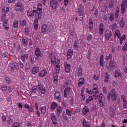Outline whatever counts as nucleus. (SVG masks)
<instances>
[{
  "label": "nucleus",
  "mask_w": 127,
  "mask_h": 127,
  "mask_svg": "<svg viewBox=\"0 0 127 127\" xmlns=\"http://www.w3.org/2000/svg\"><path fill=\"white\" fill-rule=\"evenodd\" d=\"M5 81L6 82L7 84H10V83L11 82V81L10 80V78H8V77H6L5 78Z\"/></svg>",
  "instance_id": "13d9d810"
},
{
  "label": "nucleus",
  "mask_w": 127,
  "mask_h": 127,
  "mask_svg": "<svg viewBox=\"0 0 127 127\" xmlns=\"http://www.w3.org/2000/svg\"><path fill=\"white\" fill-rule=\"evenodd\" d=\"M35 59H39L40 57H42V52L39 47H36L35 51Z\"/></svg>",
  "instance_id": "1a4fd4ad"
},
{
  "label": "nucleus",
  "mask_w": 127,
  "mask_h": 127,
  "mask_svg": "<svg viewBox=\"0 0 127 127\" xmlns=\"http://www.w3.org/2000/svg\"><path fill=\"white\" fill-rule=\"evenodd\" d=\"M118 37V39H121V33L119 29H116L114 33V37Z\"/></svg>",
  "instance_id": "b1692460"
},
{
  "label": "nucleus",
  "mask_w": 127,
  "mask_h": 127,
  "mask_svg": "<svg viewBox=\"0 0 127 127\" xmlns=\"http://www.w3.org/2000/svg\"><path fill=\"white\" fill-rule=\"evenodd\" d=\"M15 64H16V63H14L12 64L11 65L10 69H11V71L12 72H14V70H16V65H15Z\"/></svg>",
  "instance_id": "f704fd0d"
},
{
  "label": "nucleus",
  "mask_w": 127,
  "mask_h": 127,
  "mask_svg": "<svg viewBox=\"0 0 127 127\" xmlns=\"http://www.w3.org/2000/svg\"><path fill=\"white\" fill-rule=\"evenodd\" d=\"M89 110L87 106H84V107H83L82 113L84 115V116H86V115L88 113H89Z\"/></svg>",
  "instance_id": "cd10ccee"
},
{
  "label": "nucleus",
  "mask_w": 127,
  "mask_h": 127,
  "mask_svg": "<svg viewBox=\"0 0 127 127\" xmlns=\"http://www.w3.org/2000/svg\"><path fill=\"white\" fill-rule=\"evenodd\" d=\"M39 26L38 17H37V20H35L34 22V28L35 29H38Z\"/></svg>",
  "instance_id": "a19ab883"
},
{
  "label": "nucleus",
  "mask_w": 127,
  "mask_h": 127,
  "mask_svg": "<svg viewBox=\"0 0 127 127\" xmlns=\"http://www.w3.org/2000/svg\"><path fill=\"white\" fill-rule=\"evenodd\" d=\"M109 114L111 117H114L115 112L114 109L113 108V107H111V108L110 109Z\"/></svg>",
  "instance_id": "c03bdc74"
},
{
  "label": "nucleus",
  "mask_w": 127,
  "mask_h": 127,
  "mask_svg": "<svg viewBox=\"0 0 127 127\" xmlns=\"http://www.w3.org/2000/svg\"><path fill=\"white\" fill-rule=\"evenodd\" d=\"M84 10L85 7L83 4H79L78 8V13L79 15V17H81V18H83V17H84Z\"/></svg>",
  "instance_id": "7ed1b4c3"
},
{
  "label": "nucleus",
  "mask_w": 127,
  "mask_h": 127,
  "mask_svg": "<svg viewBox=\"0 0 127 127\" xmlns=\"http://www.w3.org/2000/svg\"><path fill=\"white\" fill-rule=\"evenodd\" d=\"M92 35H87V40L88 41H91L92 40Z\"/></svg>",
  "instance_id": "052dcab7"
},
{
  "label": "nucleus",
  "mask_w": 127,
  "mask_h": 127,
  "mask_svg": "<svg viewBox=\"0 0 127 127\" xmlns=\"http://www.w3.org/2000/svg\"><path fill=\"white\" fill-rule=\"evenodd\" d=\"M12 123V119L8 118L7 119V125H10Z\"/></svg>",
  "instance_id": "680f3d73"
},
{
  "label": "nucleus",
  "mask_w": 127,
  "mask_h": 127,
  "mask_svg": "<svg viewBox=\"0 0 127 127\" xmlns=\"http://www.w3.org/2000/svg\"><path fill=\"white\" fill-rule=\"evenodd\" d=\"M48 73L47 69H42V70H40L39 73V77H45L47 76Z\"/></svg>",
  "instance_id": "dca6fc26"
},
{
  "label": "nucleus",
  "mask_w": 127,
  "mask_h": 127,
  "mask_svg": "<svg viewBox=\"0 0 127 127\" xmlns=\"http://www.w3.org/2000/svg\"><path fill=\"white\" fill-rule=\"evenodd\" d=\"M82 74H83L82 67H81V66H79L77 69V76H82Z\"/></svg>",
  "instance_id": "c756f323"
},
{
  "label": "nucleus",
  "mask_w": 127,
  "mask_h": 127,
  "mask_svg": "<svg viewBox=\"0 0 127 127\" xmlns=\"http://www.w3.org/2000/svg\"><path fill=\"white\" fill-rule=\"evenodd\" d=\"M126 35L124 34L122 35V36H121V35L120 44H123L124 41L126 40Z\"/></svg>",
  "instance_id": "58836bf2"
},
{
  "label": "nucleus",
  "mask_w": 127,
  "mask_h": 127,
  "mask_svg": "<svg viewBox=\"0 0 127 127\" xmlns=\"http://www.w3.org/2000/svg\"><path fill=\"white\" fill-rule=\"evenodd\" d=\"M37 14V10L36 8L32 10H27V15L28 17H36Z\"/></svg>",
  "instance_id": "39448f33"
},
{
  "label": "nucleus",
  "mask_w": 127,
  "mask_h": 127,
  "mask_svg": "<svg viewBox=\"0 0 127 127\" xmlns=\"http://www.w3.org/2000/svg\"><path fill=\"white\" fill-rule=\"evenodd\" d=\"M66 114H67V116L70 117L71 118V117L72 116V112L71 110H69V109H66L65 110Z\"/></svg>",
  "instance_id": "79ce46f5"
},
{
  "label": "nucleus",
  "mask_w": 127,
  "mask_h": 127,
  "mask_svg": "<svg viewBox=\"0 0 127 127\" xmlns=\"http://www.w3.org/2000/svg\"><path fill=\"white\" fill-rule=\"evenodd\" d=\"M26 24V21L25 20H23V21H21L20 22V25L21 26H25V25Z\"/></svg>",
  "instance_id": "4d7b16f0"
},
{
  "label": "nucleus",
  "mask_w": 127,
  "mask_h": 127,
  "mask_svg": "<svg viewBox=\"0 0 127 127\" xmlns=\"http://www.w3.org/2000/svg\"><path fill=\"white\" fill-rule=\"evenodd\" d=\"M99 104L101 107H103L105 105L104 102L103 101V94H100L99 96Z\"/></svg>",
  "instance_id": "9b49d317"
},
{
  "label": "nucleus",
  "mask_w": 127,
  "mask_h": 127,
  "mask_svg": "<svg viewBox=\"0 0 127 127\" xmlns=\"http://www.w3.org/2000/svg\"><path fill=\"white\" fill-rule=\"evenodd\" d=\"M73 54V50H72L71 49H69V50H68L67 54V59H70V58H72Z\"/></svg>",
  "instance_id": "aec40b11"
},
{
  "label": "nucleus",
  "mask_w": 127,
  "mask_h": 127,
  "mask_svg": "<svg viewBox=\"0 0 127 127\" xmlns=\"http://www.w3.org/2000/svg\"><path fill=\"white\" fill-rule=\"evenodd\" d=\"M63 107L62 106H57V109H56V114L57 115L58 117H60L61 116V113H62L63 111Z\"/></svg>",
  "instance_id": "f3484780"
},
{
  "label": "nucleus",
  "mask_w": 127,
  "mask_h": 127,
  "mask_svg": "<svg viewBox=\"0 0 127 127\" xmlns=\"http://www.w3.org/2000/svg\"><path fill=\"white\" fill-rule=\"evenodd\" d=\"M115 76L116 78H117V77H122L123 76L122 73H121V72H119V70H115Z\"/></svg>",
  "instance_id": "e433bc0d"
},
{
  "label": "nucleus",
  "mask_w": 127,
  "mask_h": 127,
  "mask_svg": "<svg viewBox=\"0 0 127 127\" xmlns=\"http://www.w3.org/2000/svg\"><path fill=\"white\" fill-rule=\"evenodd\" d=\"M38 19H41L42 15V3H39L37 7Z\"/></svg>",
  "instance_id": "423d86ee"
},
{
  "label": "nucleus",
  "mask_w": 127,
  "mask_h": 127,
  "mask_svg": "<svg viewBox=\"0 0 127 127\" xmlns=\"http://www.w3.org/2000/svg\"><path fill=\"white\" fill-rule=\"evenodd\" d=\"M123 107L124 108V109H127V100L126 96H125L124 103H123Z\"/></svg>",
  "instance_id": "8fccbe9b"
},
{
  "label": "nucleus",
  "mask_w": 127,
  "mask_h": 127,
  "mask_svg": "<svg viewBox=\"0 0 127 127\" xmlns=\"http://www.w3.org/2000/svg\"><path fill=\"white\" fill-rule=\"evenodd\" d=\"M64 68L67 73H69L70 71L71 65L69 64H67V62H64Z\"/></svg>",
  "instance_id": "a211bd4d"
},
{
  "label": "nucleus",
  "mask_w": 127,
  "mask_h": 127,
  "mask_svg": "<svg viewBox=\"0 0 127 127\" xmlns=\"http://www.w3.org/2000/svg\"><path fill=\"white\" fill-rule=\"evenodd\" d=\"M109 74L108 72L106 73V75L105 76V79L104 81H105L106 82H108L109 80Z\"/></svg>",
  "instance_id": "49530a36"
},
{
  "label": "nucleus",
  "mask_w": 127,
  "mask_h": 127,
  "mask_svg": "<svg viewBox=\"0 0 127 127\" xmlns=\"http://www.w3.org/2000/svg\"><path fill=\"white\" fill-rule=\"evenodd\" d=\"M100 64L101 67L104 66V55H102L100 56Z\"/></svg>",
  "instance_id": "ea45409f"
},
{
  "label": "nucleus",
  "mask_w": 127,
  "mask_h": 127,
  "mask_svg": "<svg viewBox=\"0 0 127 127\" xmlns=\"http://www.w3.org/2000/svg\"><path fill=\"white\" fill-rule=\"evenodd\" d=\"M98 13H99V10L98 9H96V10H95V11H94V15L95 16L96 18L98 16Z\"/></svg>",
  "instance_id": "69168bd1"
},
{
  "label": "nucleus",
  "mask_w": 127,
  "mask_h": 127,
  "mask_svg": "<svg viewBox=\"0 0 127 127\" xmlns=\"http://www.w3.org/2000/svg\"><path fill=\"white\" fill-rule=\"evenodd\" d=\"M115 18L114 14V13H110L109 16V20L110 21H114Z\"/></svg>",
  "instance_id": "09e8293b"
},
{
  "label": "nucleus",
  "mask_w": 127,
  "mask_h": 127,
  "mask_svg": "<svg viewBox=\"0 0 127 127\" xmlns=\"http://www.w3.org/2000/svg\"><path fill=\"white\" fill-rule=\"evenodd\" d=\"M85 80L84 77H80V78H79L78 82V87L80 88V87H82L83 85H84V84H85Z\"/></svg>",
  "instance_id": "4468645a"
},
{
  "label": "nucleus",
  "mask_w": 127,
  "mask_h": 127,
  "mask_svg": "<svg viewBox=\"0 0 127 127\" xmlns=\"http://www.w3.org/2000/svg\"><path fill=\"white\" fill-rule=\"evenodd\" d=\"M24 9V6L22 3L21 2H18L16 5V10H19V11H23Z\"/></svg>",
  "instance_id": "ddd939ff"
},
{
  "label": "nucleus",
  "mask_w": 127,
  "mask_h": 127,
  "mask_svg": "<svg viewBox=\"0 0 127 127\" xmlns=\"http://www.w3.org/2000/svg\"><path fill=\"white\" fill-rule=\"evenodd\" d=\"M39 66H33L32 70V73H33V74H36V73H38V71H39Z\"/></svg>",
  "instance_id": "a878e982"
},
{
  "label": "nucleus",
  "mask_w": 127,
  "mask_h": 127,
  "mask_svg": "<svg viewBox=\"0 0 127 127\" xmlns=\"http://www.w3.org/2000/svg\"><path fill=\"white\" fill-rule=\"evenodd\" d=\"M22 44H23V46H24V47H26V46H27L28 40L26 38H22Z\"/></svg>",
  "instance_id": "4c0bfd02"
},
{
  "label": "nucleus",
  "mask_w": 127,
  "mask_h": 127,
  "mask_svg": "<svg viewBox=\"0 0 127 127\" xmlns=\"http://www.w3.org/2000/svg\"><path fill=\"white\" fill-rule=\"evenodd\" d=\"M63 118H64V121L68 122V118L67 117V114H63Z\"/></svg>",
  "instance_id": "3c124183"
},
{
  "label": "nucleus",
  "mask_w": 127,
  "mask_h": 127,
  "mask_svg": "<svg viewBox=\"0 0 127 127\" xmlns=\"http://www.w3.org/2000/svg\"><path fill=\"white\" fill-rule=\"evenodd\" d=\"M93 96H94V99H98L99 98V87L97 84H94L93 88Z\"/></svg>",
  "instance_id": "f03ea898"
},
{
  "label": "nucleus",
  "mask_w": 127,
  "mask_h": 127,
  "mask_svg": "<svg viewBox=\"0 0 127 127\" xmlns=\"http://www.w3.org/2000/svg\"><path fill=\"white\" fill-rule=\"evenodd\" d=\"M58 0H50V6L53 8L54 10H56L59 6Z\"/></svg>",
  "instance_id": "20e7f679"
},
{
  "label": "nucleus",
  "mask_w": 127,
  "mask_h": 127,
  "mask_svg": "<svg viewBox=\"0 0 127 127\" xmlns=\"http://www.w3.org/2000/svg\"><path fill=\"white\" fill-rule=\"evenodd\" d=\"M2 11H4V12H5L3 14V15H2L1 16V20L2 21H3V20H4V18H5L6 16V12H5V10H3Z\"/></svg>",
  "instance_id": "603ef678"
},
{
  "label": "nucleus",
  "mask_w": 127,
  "mask_h": 127,
  "mask_svg": "<svg viewBox=\"0 0 127 127\" xmlns=\"http://www.w3.org/2000/svg\"><path fill=\"white\" fill-rule=\"evenodd\" d=\"M82 125L83 127H90V123L88 121H86L85 118H84Z\"/></svg>",
  "instance_id": "c85d7f7f"
},
{
  "label": "nucleus",
  "mask_w": 127,
  "mask_h": 127,
  "mask_svg": "<svg viewBox=\"0 0 127 127\" xmlns=\"http://www.w3.org/2000/svg\"><path fill=\"white\" fill-rule=\"evenodd\" d=\"M120 26H121V28L124 27L125 22L124 20H123V19H122V20H121V21H120Z\"/></svg>",
  "instance_id": "864d4df0"
},
{
  "label": "nucleus",
  "mask_w": 127,
  "mask_h": 127,
  "mask_svg": "<svg viewBox=\"0 0 127 127\" xmlns=\"http://www.w3.org/2000/svg\"><path fill=\"white\" fill-rule=\"evenodd\" d=\"M71 88L70 87H66L64 89V98H67L69 93L70 92Z\"/></svg>",
  "instance_id": "2eb2a0df"
},
{
  "label": "nucleus",
  "mask_w": 127,
  "mask_h": 127,
  "mask_svg": "<svg viewBox=\"0 0 127 127\" xmlns=\"http://www.w3.org/2000/svg\"><path fill=\"white\" fill-rule=\"evenodd\" d=\"M57 106H58V103H57V102H52L50 107L51 110H55Z\"/></svg>",
  "instance_id": "393cba45"
},
{
  "label": "nucleus",
  "mask_w": 127,
  "mask_h": 127,
  "mask_svg": "<svg viewBox=\"0 0 127 127\" xmlns=\"http://www.w3.org/2000/svg\"><path fill=\"white\" fill-rule=\"evenodd\" d=\"M123 51H127V42H126L125 44L124 45V46H123Z\"/></svg>",
  "instance_id": "bf43d9fd"
},
{
  "label": "nucleus",
  "mask_w": 127,
  "mask_h": 127,
  "mask_svg": "<svg viewBox=\"0 0 127 127\" xmlns=\"http://www.w3.org/2000/svg\"><path fill=\"white\" fill-rule=\"evenodd\" d=\"M47 24H44V25H42V27H41L42 33H45V32H47Z\"/></svg>",
  "instance_id": "7c9ffc66"
},
{
  "label": "nucleus",
  "mask_w": 127,
  "mask_h": 127,
  "mask_svg": "<svg viewBox=\"0 0 127 127\" xmlns=\"http://www.w3.org/2000/svg\"><path fill=\"white\" fill-rule=\"evenodd\" d=\"M4 22H3V25L5 27V29L6 30H8L9 28H8V25L7 24V22H8V20L7 19H4Z\"/></svg>",
  "instance_id": "2f4dec72"
},
{
  "label": "nucleus",
  "mask_w": 127,
  "mask_h": 127,
  "mask_svg": "<svg viewBox=\"0 0 127 127\" xmlns=\"http://www.w3.org/2000/svg\"><path fill=\"white\" fill-rule=\"evenodd\" d=\"M94 100V98L93 97V96H89L88 99H86V102L87 103H89V102H90V100Z\"/></svg>",
  "instance_id": "6e6d98bb"
},
{
  "label": "nucleus",
  "mask_w": 127,
  "mask_h": 127,
  "mask_svg": "<svg viewBox=\"0 0 127 127\" xmlns=\"http://www.w3.org/2000/svg\"><path fill=\"white\" fill-rule=\"evenodd\" d=\"M103 93H105V95L107 94V93L108 92V91H107V89L106 88V87H103Z\"/></svg>",
  "instance_id": "338daca9"
},
{
  "label": "nucleus",
  "mask_w": 127,
  "mask_h": 127,
  "mask_svg": "<svg viewBox=\"0 0 127 127\" xmlns=\"http://www.w3.org/2000/svg\"><path fill=\"white\" fill-rule=\"evenodd\" d=\"M2 57L3 58H8V53H4L2 54Z\"/></svg>",
  "instance_id": "5fc2aeb1"
},
{
  "label": "nucleus",
  "mask_w": 127,
  "mask_h": 127,
  "mask_svg": "<svg viewBox=\"0 0 127 127\" xmlns=\"http://www.w3.org/2000/svg\"><path fill=\"white\" fill-rule=\"evenodd\" d=\"M60 60H58L57 64L56 65V70L57 73H59L60 71Z\"/></svg>",
  "instance_id": "4be33fe9"
},
{
  "label": "nucleus",
  "mask_w": 127,
  "mask_h": 127,
  "mask_svg": "<svg viewBox=\"0 0 127 127\" xmlns=\"http://www.w3.org/2000/svg\"><path fill=\"white\" fill-rule=\"evenodd\" d=\"M100 35H103L104 33V24L101 23L99 25Z\"/></svg>",
  "instance_id": "bb28decb"
},
{
  "label": "nucleus",
  "mask_w": 127,
  "mask_h": 127,
  "mask_svg": "<svg viewBox=\"0 0 127 127\" xmlns=\"http://www.w3.org/2000/svg\"><path fill=\"white\" fill-rule=\"evenodd\" d=\"M40 110L41 111L42 114H45L47 111V107L46 106H42L41 107Z\"/></svg>",
  "instance_id": "37998d69"
},
{
  "label": "nucleus",
  "mask_w": 127,
  "mask_h": 127,
  "mask_svg": "<svg viewBox=\"0 0 127 127\" xmlns=\"http://www.w3.org/2000/svg\"><path fill=\"white\" fill-rule=\"evenodd\" d=\"M37 91V87L36 86V85H33V87L31 88V93H36Z\"/></svg>",
  "instance_id": "c9c22d12"
},
{
  "label": "nucleus",
  "mask_w": 127,
  "mask_h": 127,
  "mask_svg": "<svg viewBox=\"0 0 127 127\" xmlns=\"http://www.w3.org/2000/svg\"><path fill=\"white\" fill-rule=\"evenodd\" d=\"M115 65L114 61H110V62H109V67L113 68V67H115Z\"/></svg>",
  "instance_id": "de8ad7c7"
},
{
  "label": "nucleus",
  "mask_w": 127,
  "mask_h": 127,
  "mask_svg": "<svg viewBox=\"0 0 127 127\" xmlns=\"http://www.w3.org/2000/svg\"><path fill=\"white\" fill-rule=\"evenodd\" d=\"M28 54H22L21 57V59H22L23 62H25L26 59H27L28 58Z\"/></svg>",
  "instance_id": "473e14b6"
},
{
  "label": "nucleus",
  "mask_w": 127,
  "mask_h": 127,
  "mask_svg": "<svg viewBox=\"0 0 127 127\" xmlns=\"http://www.w3.org/2000/svg\"><path fill=\"white\" fill-rule=\"evenodd\" d=\"M32 111H34L33 107H32V106H30L29 105V112L32 113Z\"/></svg>",
  "instance_id": "774afa93"
},
{
  "label": "nucleus",
  "mask_w": 127,
  "mask_h": 127,
  "mask_svg": "<svg viewBox=\"0 0 127 127\" xmlns=\"http://www.w3.org/2000/svg\"><path fill=\"white\" fill-rule=\"evenodd\" d=\"M111 97L113 102H116L117 100L118 95L115 88H112L111 92H109L108 94L107 99L108 100H111Z\"/></svg>",
  "instance_id": "f257e3e1"
},
{
  "label": "nucleus",
  "mask_w": 127,
  "mask_h": 127,
  "mask_svg": "<svg viewBox=\"0 0 127 127\" xmlns=\"http://www.w3.org/2000/svg\"><path fill=\"white\" fill-rule=\"evenodd\" d=\"M55 99L57 100L58 102H61L62 96L61 95V92L59 91H56L54 94Z\"/></svg>",
  "instance_id": "9d476101"
},
{
  "label": "nucleus",
  "mask_w": 127,
  "mask_h": 127,
  "mask_svg": "<svg viewBox=\"0 0 127 127\" xmlns=\"http://www.w3.org/2000/svg\"><path fill=\"white\" fill-rule=\"evenodd\" d=\"M112 32L110 31L109 32H106L105 33V38L106 40H109L110 38L112 37Z\"/></svg>",
  "instance_id": "5701e85b"
},
{
  "label": "nucleus",
  "mask_w": 127,
  "mask_h": 127,
  "mask_svg": "<svg viewBox=\"0 0 127 127\" xmlns=\"http://www.w3.org/2000/svg\"><path fill=\"white\" fill-rule=\"evenodd\" d=\"M112 58V54H109V55H106V61H109L110 59H111Z\"/></svg>",
  "instance_id": "e2e57ef3"
},
{
  "label": "nucleus",
  "mask_w": 127,
  "mask_h": 127,
  "mask_svg": "<svg viewBox=\"0 0 127 127\" xmlns=\"http://www.w3.org/2000/svg\"><path fill=\"white\" fill-rule=\"evenodd\" d=\"M79 44H78L77 40H74V43L73 45V48L74 50H78Z\"/></svg>",
  "instance_id": "a18cd8bd"
},
{
  "label": "nucleus",
  "mask_w": 127,
  "mask_h": 127,
  "mask_svg": "<svg viewBox=\"0 0 127 127\" xmlns=\"http://www.w3.org/2000/svg\"><path fill=\"white\" fill-rule=\"evenodd\" d=\"M117 27V24L116 22H114V24H112V29H116V28Z\"/></svg>",
  "instance_id": "0e129e2a"
},
{
  "label": "nucleus",
  "mask_w": 127,
  "mask_h": 127,
  "mask_svg": "<svg viewBox=\"0 0 127 127\" xmlns=\"http://www.w3.org/2000/svg\"><path fill=\"white\" fill-rule=\"evenodd\" d=\"M120 7H117L115 13V18H119V14H120Z\"/></svg>",
  "instance_id": "72a5a7b5"
},
{
  "label": "nucleus",
  "mask_w": 127,
  "mask_h": 127,
  "mask_svg": "<svg viewBox=\"0 0 127 127\" xmlns=\"http://www.w3.org/2000/svg\"><path fill=\"white\" fill-rule=\"evenodd\" d=\"M126 0H122V2L121 3V11L122 12V14H125V12H126Z\"/></svg>",
  "instance_id": "f8f14e48"
},
{
  "label": "nucleus",
  "mask_w": 127,
  "mask_h": 127,
  "mask_svg": "<svg viewBox=\"0 0 127 127\" xmlns=\"http://www.w3.org/2000/svg\"><path fill=\"white\" fill-rule=\"evenodd\" d=\"M38 89L39 90V92L41 93H46V89L45 85L43 83H41V82L38 83Z\"/></svg>",
  "instance_id": "0eeeda50"
},
{
  "label": "nucleus",
  "mask_w": 127,
  "mask_h": 127,
  "mask_svg": "<svg viewBox=\"0 0 127 127\" xmlns=\"http://www.w3.org/2000/svg\"><path fill=\"white\" fill-rule=\"evenodd\" d=\"M94 28V21L92 20V18H90L89 21V29L90 30H93Z\"/></svg>",
  "instance_id": "412c9836"
},
{
  "label": "nucleus",
  "mask_w": 127,
  "mask_h": 127,
  "mask_svg": "<svg viewBox=\"0 0 127 127\" xmlns=\"http://www.w3.org/2000/svg\"><path fill=\"white\" fill-rule=\"evenodd\" d=\"M50 58H51L52 64H53V65H55L56 61H57V57H56L55 55H51Z\"/></svg>",
  "instance_id": "6ab92c4d"
},
{
  "label": "nucleus",
  "mask_w": 127,
  "mask_h": 127,
  "mask_svg": "<svg viewBox=\"0 0 127 127\" xmlns=\"http://www.w3.org/2000/svg\"><path fill=\"white\" fill-rule=\"evenodd\" d=\"M51 119L52 122V124H53V125H54V127H56V125H57L58 124V120L57 116L55 115V114H54V113H52V114H51Z\"/></svg>",
  "instance_id": "6e6552de"
}]
</instances>
